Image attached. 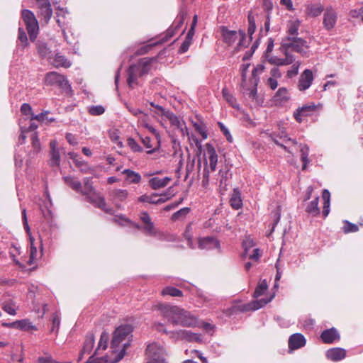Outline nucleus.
I'll return each mask as SVG.
<instances>
[{
    "label": "nucleus",
    "mask_w": 363,
    "mask_h": 363,
    "mask_svg": "<svg viewBox=\"0 0 363 363\" xmlns=\"http://www.w3.org/2000/svg\"><path fill=\"white\" fill-rule=\"evenodd\" d=\"M64 181L67 185L76 192L81 193L82 195L85 196L86 200L88 202L102 209L106 213H112V209L107 208L104 198L94 188L91 178L86 177L84 179V189H82V183L73 177H65Z\"/></svg>",
    "instance_id": "1"
},
{
    "label": "nucleus",
    "mask_w": 363,
    "mask_h": 363,
    "mask_svg": "<svg viewBox=\"0 0 363 363\" xmlns=\"http://www.w3.org/2000/svg\"><path fill=\"white\" fill-rule=\"evenodd\" d=\"M161 315L170 324L194 328L199 325L196 316L177 306L161 304L158 306Z\"/></svg>",
    "instance_id": "2"
},
{
    "label": "nucleus",
    "mask_w": 363,
    "mask_h": 363,
    "mask_svg": "<svg viewBox=\"0 0 363 363\" xmlns=\"http://www.w3.org/2000/svg\"><path fill=\"white\" fill-rule=\"evenodd\" d=\"M133 328L130 325H123L119 326L114 332L111 341V349L113 353L116 354L114 359L111 363H116L121 360L125 354V349L129 346V342L123 343L128 335L131 333Z\"/></svg>",
    "instance_id": "3"
},
{
    "label": "nucleus",
    "mask_w": 363,
    "mask_h": 363,
    "mask_svg": "<svg viewBox=\"0 0 363 363\" xmlns=\"http://www.w3.org/2000/svg\"><path fill=\"white\" fill-rule=\"evenodd\" d=\"M151 60L142 59L137 64L132 65L128 69L127 82L130 87H133L137 84L138 77H142L147 74L150 69Z\"/></svg>",
    "instance_id": "4"
},
{
    "label": "nucleus",
    "mask_w": 363,
    "mask_h": 363,
    "mask_svg": "<svg viewBox=\"0 0 363 363\" xmlns=\"http://www.w3.org/2000/svg\"><path fill=\"white\" fill-rule=\"evenodd\" d=\"M154 327L157 330L162 331L163 333L169 335V337L175 341L179 340L196 342H201L202 341L200 334L194 333L189 330H179L168 332L166 329L164 328V325L161 323H155Z\"/></svg>",
    "instance_id": "5"
},
{
    "label": "nucleus",
    "mask_w": 363,
    "mask_h": 363,
    "mask_svg": "<svg viewBox=\"0 0 363 363\" xmlns=\"http://www.w3.org/2000/svg\"><path fill=\"white\" fill-rule=\"evenodd\" d=\"M206 152L208 157L209 164L207 162H205L203 173V184L206 185L209 181L210 172H214L216 169L218 163V155L215 147L210 143L206 145Z\"/></svg>",
    "instance_id": "6"
},
{
    "label": "nucleus",
    "mask_w": 363,
    "mask_h": 363,
    "mask_svg": "<svg viewBox=\"0 0 363 363\" xmlns=\"http://www.w3.org/2000/svg\"><path fill=\"white\" fill-rule=\"evenodd\" d=\"M22 18L26 26L30 40L34 41L39 32L38 22L34 13L30 10H23Z\"/></svg>",
    "instance_id": "7"
},
{
    "label": "nucleus",
    "mask_w": 363,
    "mask_h": 363,
    "mask_svg": "<svg viewBox=\"0 0 363 363\" xmlns=\"http://www.w3.org/2000/svg\"><path fill=\"white\" fill-rule=\"evenodd\" d=\"M220 33L223 41L228 45H230L235 41L238 40V45L239 47L245 46V34L242 30H230L226 27L220 28Z\"/></svg>",
    "instance_id": "8"
},
{
    "label": "nucleus",
    "mask_w": 363,
    "mask_h": 363,
    "mask_svg": "<svg viewBox=\"0 0 363 363\" xmlns=\"http://www.w3.org/2000/svg\"><path fill=\"white\" fill-rule=\"evenodd\" d=\"M282 46L285 50H289L291 49L292 51L300 53L302 56L307 57L308 55L309 46L308 43L301 38H296L289 41H284Z\"/></svg>",
    "instance_id": "9"
},
{
    "label": "nucleus",
    "mask_w": 363,
    "mask_h": 363,
    "mask_svg": "<svg viewBox=\"0 0 363 363\" xmlns=\"http://www.w3.org/2000/svg\"><path fill=\"white\" fill-rule=\"evenodd\" d=\"M45 82L47 85H57L65 91L71 90V86L67 78L56 72L48 73L45 77Z\"/></svg>",
    "instance_id": "10"
},
{
    "label": "nucleus",
    "mask_w": 363,
    "mask_h": 363,
    "mask_svg": "<svg viewBox=\"0 0 363 363\" xmlns=\"http://www.w3.org/2000/svg\"><path fill=\"white\" fill-rule=\"evenodd\" d=\"M37 14L42 24L47 25L52 16V9L49 0H35Z\"/></svg>",
    "instance_id": "11"
},
{
    "label": "nucleus",
    "mask_w": 363,
    "mask_h": 363,
    "mask_svg": "<svg viewBox=\"0 0 363 363\" xmlns=\"http://www.w3.org/2000/svg\"><path fill=\"white\" fill-rule=\"evenodd\" d=\"M146 353L152 359L147 363H166L162 357L164 354V349L159 345L150 344L147 347Z\"/></svg>",
    "instance_id": "12"
},
{
    "label": "nucleus",
    "mask_w": 363,
    "mask_h": 363,
    "mask_svg": "<svg viewBox=\"0 0 363 363\" xmlns=\"http://www.w3.org/2000/svg\"><path fill=\"white\" fill-rule=\"evenodd\" d=\"M337 19V14L332 7H327L323 13V25L327 30H331L335 26Z\"/></svg>",
    "instance_id": "13"
},
{
    "label": "nucleus",
    "mask_w": 363,
    "mask_h": 363,
    "mask_svg": "<svg viewBox=\"0 0 363 363\" xmlns=\"http://www.w3.org/2000/svg\"><path fill=\"white\" fill-rule=\"evenodd\" d=\"M314 76L313 72L309 69H306L300 75L297 87L301 91L308 89L313 84Z\"/></svg>",
    "instance_id": "14"
},
{
    "label": "nucleus",
    "mask_w": 363,
    "mask_h": 363,
    "mask_svg": "<svg viewBox=\"0 0 363 363\" xmlns=\"http://www.w3.org/2000/svg\"><path fill=\"white\" fill-rule=\"evenodd\" d=\"M140 219L144 224L143 226V230L145 234L150 236H156L157 234V230L155 228L153 222H152L150 216L146 211L140 213Z\"/></svg>",
    "instance_id": "15"
},
{
    "label": "nucleus",
    "mask_w": 363,
    "mask_h": 363,
    "mask_svg": "<svg viewBox=\"0 0 363 363\" xmlns=\"http://www.w3.org/2000/svg\"><path fill=\"white\" fill-rule=\"evenodd\" d=\"M318 106L315 105L314 103H311L299 107L294 113L296 121L298 123H301L302 117L308 116L311 113L315 111Z\"/></svg>",
    "instance_id": "16"
},
{
    "label": "nucleus",
    "mask_w": 363,
    "mask_h": 363,
    "mask_svg": "<svg viewBox=\"0 0 363 363\" xmlns=\"http://www.w3.org/2000/svg\"><path fill=\"white\" fill-rule=\"evenodd\" d=\"M267 60L272 65L284 66L292 64L295 61V58L291 54L289 53L288 50H285L284 58H279L272 55L270 57L267 56Z\"/></svg>",
    "instance_id": "17"
},
{
    "label": "nucleus",
    "mask_w": 363,
    "mask_h": 363,
    "mask_svg": "<svg viewBox=\"0 0 363 363\" xmlns=\"http://www.w3.org/2000/svg\"><path fill=\"white\" fill-rule=\"evenodd\" d=\"M306 340L301 333H294L289 338V348L291 350H298L305 346Z\"/></svg>",
    "instance_id": "18"
},
{
    "label": "nucleus",
    "mask_w": 363,
    "mask_h": 363,
    "mask_svg": "<svg viewBox=\"0 0 363 363\" xmlns=\"http://www.w3.org/2000/svg\"><path fill=\"white\" fill-rule=\"evenodd\" d=\"M199 247L203 250H212L219 248L220 242L213 237H205L199 240Z\"/></svg>",
    "instance_id": "19"
},
{
    "label": "nucleus",
    "mask_w": 363,
    "mask_h": 363,
    "mask_svg": "<svg viewBox=\"0 0 363 363\" xmlns=\"http://www.w3.org/2000/svg\"><path fill=\"white\" fill-rule=\"evenodd\" d=\"M142 143L148 149L147 154H152L157 150L160 147V136L156 137V140L153 141L150 137H141Z\"/></svg>",
    "instance_id": "20"
},
{
    "label": "nucleus",
    "mask_w": 363,
    "mask_h": 363,
    "mask_svg": "<svg viewBox=\"0 0 363 363\" xmlns=\"http://www.w3.org/2000/svg\"><path fill=\"white\" fill-rule=\"evenodd\" d=\"M57 143L55 140H52L50 143V164L51 167H59L60 164V152L57 148Z\"/></svg>",
    "instance_id": "21"
},
{
    "label": "nucleus",
    "mask_w": 363,
    "mask_h": 363,
    "mask_svg": "<svg viewBox=\"0 0 363 363\" xmlns=\"http://www.w3.org/2000/svg\"><path fill=\"white\" fill-rule=\"evenodd\" d=\"M150 117L147 114L142 113L138 118V125H140L153 133L155 137H159V133L150 124Z\"/></svg>",
    "instance_id": "22"
},
{
    "label": "nucleus",
    "mask_w": 363,
    "mask_h": 363,
    "mask_svg": "<svg viewBox=\"0 0 363 363\" xmlns=\"http://www.w3.org/2000/svg\"><path fill=\"white\" fill-rule=\"evenodd\" d=\"M346 356V351L344 349L335 347L328 350L326 352L328 359L337 362L343 359Z\"/></svg>",
    "instance_id": "23"
},
{
    "label": "nucleus",
    "mask_w": 363,
    "mask_h": 363,
    "mask_svg": "<svg viewBox=\"0 0 363 363\" xmlns=\"http://www.w3.org/2000/svg\"><path fill=\"white\" fill-rule=\"evenodd\" d=\"M320 337L325 343H333L340 339L339 333L334 328L324 330Z\"/></svg>",
    "instance_id": "24"
},
{
    "label": "nucleus",
    "mask_w": 363,
    "mask_h": 363,
    "mask_svg": "<svg viewBox=\"0 0 363 363\" xmlns=\"http://www.w3.org/2000/svg\"><path fill=\"white\" fill-rule=\"evenodd\" d=\"M301 24V21L298 19L291 21L287 24V40H291L297 38L298 30Z\"/></svg>",
    "instance_id": "25"
},
{
    "label": "nucleus",
    "mask_w": 363,
    "mask_h": 363,
    "mask_svg": "<svg viewBox=\"0 0 363 363\" xmlns=\"http://www.w3.org/2000/svg\"><path fill=\"white\" fill-rule=\"evenodd\" d=\"M170 181L171 178L169 177L163 178L153 177L149 180V184L152 189L156 190L165 187Z\"/></svg>",
    "instance_id": "26"
},
{
    "label": "nucleus",
    "mask_w": 363,
    "mask_h": 363,
    "mask_svg": "<svg viewBox=\"0 0 363 363\" xmlns=\"http://www.w3.org/2000/svg\"><path fill=\"white\" fill-rule=\"evenodd\" d=\"M325 11L320 4H308L306 6V13L311 17H317Z\"/></svg>",
    "instance_id": "27"
},
{
    "label": "nucleus",
    "mask_w": 363,
    "mask_h": 363,
    "mask_svg": "<svg viewBox=\"0 0 363 363\" xmlns=\"http://www.w3.org/2000/svg\"><path fill=\"white\" fill-rule=\"evenodd\" d=\"M230 203L233 209L238 210L242 207V201L241 199V193L238 188L233 189Z\"/></svg>",
    "instance_id": "28"
},
{
    "label": "nucleus",
    "mask_w": 363,
    "mask_h": 363,
    "mask_svg": "<svg viewBox=\"0 0 363 363\" xmlns=\"http://www.w3.org/2000/svg\"><path fill=\"white\" fill-rule=\"evenodd\" d=\"M70 158L73 160L75 165L79 168L80 171L83 173H89L90 172V167L88 164L84 161L82 160L79 156L74 152H71L69 154Z\"/></svg>",
    "instance_id": "29"
},
{
    "label": "nucleus",
    "mask_w": 363,
    "mask_h": 363,
    "mask_svg": "<svg viewBox=\"0 0 363 363\" xmlns=\"http://www.w3.org/2000/svg\"><path fill=\"white\" fill-rule=\"evenodd\" d=\"M123 174L126 175L125 179L130 184H138L141 181V176L139 173L135 172L129 169H125L122 172Z\"/></svg>",
    "instance_id": "30"
},
{
    "label": "nucleus",
    "mask_w": 363,
    "mask_h": 363,
    "mask_svg": "<svg viewBox=\"0 0 363 363\" xmlns=\"http://www.w3.org/2000/svg\"><path fill=\"white\" fill-rule=\"evenodd\" d=\"M318 196L315 197L313 201H310L306 207V211L313 216L319 215L320 208L318 207Z\"/></svg>",
    "instance_id": "31"
},
{
    "label": "nucleus",
    "mask_w": 363,
    "mask_h": 363,
    "mask_svg": "<svg viewBox=\"0 0 363 363\" xmlns=\"http://www.w3.org/2000/svg\"><path fill=\"white\" fill-rule=\"evenodd\" d=\"M111 197L115 202L123 201L128 196V192L125 189H114L110 193Z\"/></svg>",
    "instance_id": "32"
},
{
    "label": "nucleus",
    "mask_w": 363,
    "mask_h": 363,
    "mask_svg": "<svg viewBox=\"0 0 363 363\" xmlns=\"http://www.w3.org/2000/svg\"><path fill=\"white\" fill-rule=\"evenodd\" d=\"M38 53L42 58L51 59L52 53L47 45L43 42H38L37 44Z\"/></svg>",
    "instance_id": "33"
},
{
    "label": "nucleus",
    "mask_w": 363,
    "mask_h": 363,
    "mask_svg": "<svg viewBox=\"0 0 363 363\" xmlns=\"http://www.w3.org/2000/svg\"><path fill=\"white\" fill-rule=\"evenodd\" d=\"M271 299L272 298L267 300L264 298H262L259 300L252 301L245 306V309L252 311L258 310L264 307L266 304H267L271 301Z\"/></svg>",
    "instance_id": "34"
},
{
    "label": "nucleus",
    "mask_w": 363,
    "mask_h": 363,
    "mask_svg": "<svg viewBox=\"0 0 363 363\" xmlns=\"http://www.w3.org/2000/svg\"><path fill=\"white\" fill-rule=\"evenodd\" d=\"M13 325H17V328L26 331L36 330V326L32 325V323L28 320H17L12 323Z\"/></svg>",
    "instance_id": "35"
},
{
    "label": "nucleus",
    "mask_w": 363,
    "mask_h": 363,
    "mask_svg": "<svg viewBox=\"0 0 363 363\" xmlns=\"http://www.w3.org/2000/svg\"><path fill=\"white\" fill-rule=\"evenodd\" d=\"M52 63L55 67H63L68 68L71 66L70 62H69L64 55H62L60 53H57L55 55Z\"/></svg>",
    "instance_id": "36"
},
{
    "label": "nucleus",
    "mask_w": 363,
    "mask_h": 363,
    "mask_svg": "<svg viewBox=\"0 0 363 363\" xmlns=\"http://www.w3.org/2000/svg\"><path fill=\"white\" fill-rule=\"evenodd\" d=\"M164 117L169 120L170 124L175 128L182 127L183 120L179 118L177 116H176L173 112L169 111L166 113Z\"/></svg>",
    "instance_id": "37"
},
{
    "label": "nucleus",
    "mask_w": 363,
    "mask_h": 363,
    "mask_svg": "<svg viewBox=\"0 0 363 363\" xmlns=\"http://www.w3.org/2000/svg\"><path fill=\"white\" fill-rule=\"evenodd\" d=\"M222 94L225 101L233 108H239V105L237 103L235 98L233 95L229 91V90L224 87L222 89Z\"/></svg>",
    "instance_id": "38"
},
{
    "label": "nucleus",
    "mask_w": 363,
    "mask_h": 363,
    "mask_svg": "<svg viewBox=\"0 0 363 363\" xmlns=\"http://www.w3.org/2000/svg\"><path fill=\"white\" fill-rule=\"evenodd\" d=\"M94 345V337L93 334L86 335L84 347L82 349L83 353H90Z\"/></svg>",
    "instance_id": "39"
},
{
    "label": "nucleus",
    "mask_w": 363,
    "mask_h": 363,
    "mask_svg": "<svg viewBox=\"0 0 363 363\" xmlns=\"http://www.w3.org/2000/svg\"><path fill=\"white\" fill-rule=\"evenodd\" d=\"M3 310L9 315H15L16 314V309L18 306L13 301H6L2 306Z\"/></svg>",
    "instance_id": "40"
},
{
    "label": "nucleus",
    "mask_w": 363,
    "mask_h": 363,
    "mask_svg": "<svg viewBox=\"0 0 363 363\" xmlns=\"http://www.w3.org/2000/svg\"><path fill=\"white\" fill-rule=\"evenodd\" d=\"M162 294L163 296L169 295L174 297H182L183 296V293L181 290L172 286L165 287L162 291Z\"/></svg>",
    "instance_id": "41"
},
{
    "label": "nucleus",
    "mask_w": 363,
    "mask_h": 363,
    "mask_svg": "<svg viewBox=\"0 0 363 363\" xmlns=\"http://www.w3.org/2000/svg\"><path fill=\"white\" fill-rule=\"evenodd\" d=\"M309 154V147L306 145H301V158L302 162H303V169H306L307 164L309 162L308 156Z\"/></svg>",
    "instance_id": "42"
},
{
    "label": "nucleus",
    "mask_w": 363,
    "mask_h": 363,
    "mask_svg": "<svg viewBox=\"0 0 363 363\" xmlns=\"http://www.w3.org/2000/svg\"><path fill=\"white\" fill-rule=\"evenodd\" d=\"M267 288L268 285L267 281L265 279L261 281L255 289V291L254 292V296L257 298L263 295L264 292L267 291Z\"/></svg>",
    "instance_id": "43"
},
{
    "label": "nucleus",
    "mask_w": 363,
    "mask_h": 363,
    "mask_svg": "<svg viewBox=\"0 0 363 363\" xmlns=\"http://www.w3.org/2000/svg\"><path fill=\"white\" fill-rule=\"evenodd\" d=\"M21 254L20 248L16 247L14 245H12L9 250V255L11 258L13 259L15 264L22 267L23 265L20 263V262L17 259V256Z\"/></svg>",
    "instance_id": "44"
},
{
    "label": "nucleus",
    "mask_w": 363,
    "mask_h": 363,
    "mask_svg": "<svg viewBox=\"0 0 363 363\" xmlns=\"http://www.w3.org/2000/svg\"><path fill=\"white\" fill-rule=\"evenodd\" d=\"M193 126L194 127L195 130L199 133V134L202 136L203 139H206L208 137L207 130L205 125L202 123H197L194 122Z\"/></svg>",
    "instance_id": "45"
},
{
    "label": "nucleus",
    "mask_w": 363,
    "mask_h": 363,
    "mask_svg": "<svg viewBox=\"0 0 363 363\" xmlns=\"http://www.w3.org/2000/svg\"><path fill=\"white\" fill-rule=\"evenodd\" d=\"M248 29H247V33H248V35L250 36V38L252 39V35H253V33H255V30H256V25H255V16L252 15V13L251 12L249 13L248 14Z\"/></svg>",
    "instance_id": "46"
},
{
    "label": "nucleus",
    "mask_w": 363,
    "mask_h": 363,
    "mask_svg": "<svg viewBox=\"0 0 363 363\" xmlns=\"http://www.w3.org/2000/svg\"><path fill=\"white\" fill-rule=\"evenodd\" d=\"M34 239L32 236H30V258L28 262V264H32L37 257V248L34 246Z\"/></svg>",
    "instance_id": "47"
},
{
    "label": "nucleus",
    "mask_w": 363,
    "mask_h": 363,
    "mask_svg": "<svg viewBox=\"0 0 363 363\" xmlns=\"http://www.w3.org/2000/svg\"><path fill=\"white\" fill-rule=\"evenodd\" d=\"M157 196V194H152L150 195L144 194L138 198V201L155 204V198Z\"/></svg>",
    "instance_id": "48"
},
{
    "label": "nucleus",
    "mask_w": 363,
    "mask_h": 363,
    "mask_svg": "<svg viewBox=\"0 0 363 363\" xmlns=\"http://www.w3.org/2000/svg\"><path fill=\"white\" fill-rule=\"evenodd\" d=\"M359 230L358 226L356 224L352 223L347 220L344 221V226L342 230L345 233H355Z\"/></svg>",
    "instance_id": "49"
},
{
    "label": "nucleus",
    "mask_w": 363,
    "mask_h": 363,
    "mask_svg": "<svg viewBox=\"0 0 363 363\" xmlns=\"http://www.w3.org/2000/svg\"><path fill=\"white\" fill-rule=\"evenodd\" d=\"M107 342H108V337L105 333H103L101 335V338L99 342L98 347H97L94 354L98 353L99 351L101 350H104L107 347Z\"/></svg>",
    "instance_id": "50"
},
{
    "label": "nucleus",
    "mask_w": 363,
    "mask_h": 363,
    "mask_svg": "<svg viewBox=\"0 0 363 363\" xmlns=\"http://www.w3.org/2000/svg\"><path fill=\"white\" fill-rule=\"evenodd\" d=\"M219 176V183H220V187L223 188L224 190L226 189L227 186V176H228V171H223L220 169L218 172Z\"/></svg>",
    "instance_id": "51"
},
{
    "label": "nucleus",
    "mask_w": 363,
    "mask_h": 363,
    "mask_svg": "<svg viewBox=\"0 0 363 363\" xmlns=\"http://www.w3.org/2000/svg\"><path fill=\"white\" fill-rule=\"evenodd\" d=\"M171 189H172L171 187L169 188L167 192H165L164 194L160 195V198H159V199H156L155 198V204L163 203L166 201L169 200L172 196V195H173L170 192Z\"/></svg>",
    "instance_id": "52"
},
{
    "label": "nucleus",
    "mask_w": 363,
    "mask_h": 363,
    "mask_svg": "<svg viewBox=\"0 0 363 363\" xmlns=\"http://www.w3.org/2000/svg\"><path fill=\"white\" fill-rule=\"evenodd\" d=\"M218 125L220 128L221 132L225 136L227 140L229 143H232L233 140V138L230 131L228 130V129L225 127V125L221 122H218Z\"/></svg>",
    "instance_id": "53"
},
{
    "label": "nucleus",
    "mask_w": 363,
    "mask_h": 363,
    "mask_svg": "<svg viewBox=\"0 0 363 363\" xmlns=\"http://www.w3.org/2000/svg\"><path fill=\"white\" fill-rule=\"evenodd\" d=\"M301 65V62L299 61L296 62L293 64L291 69L288 70L287 77L291 78L298 73L299 67Z\"/></svg>",
    "instance_id": "54"
},
{
    "label": "nucleus",
    "mask_w": 363,
    "mask_h": 363,
    "mask_svg": "<svg viewBox=\"0 0 363 363\" xmlns=\"http://www.w3.org/2000/svg\"><path fill=\"white\" fill-rule=\"evenodd\" d=\"M32 146L36 152L40 150V144L36 132L31 134Z\"/></svg>",
    "instance_id": "55"
},
{
    "label": "nucleus",
    "mask_w": 363,
    "mask_h": 363,
    "mask_svg": "<svg viewBox=\"0 0 363 363\" xmlns=\"http://www.w3.org/2000/svg\"><path fill=\"white\" fill-rule=\"evenodd\" d=\"M105 109L102 106H92L89 108V112L92 116H99L104 113Z\"/></svg>",
    "instance_id": "56"
},
{
    "label": "nucleus",
    "mask_w": 363,
    "mask_h": 363,
    "mask_svg": "<svg viewBox=\"0 0 363 363\" xmlns=\"http://www.w3.org/2000/svg\"><path fill=\"white\" fill-rule=\"evenodd\" d=\"M52 322V327L51 329V332L52 333L55 332L56 333H57L59 327L60 325V317L57 315V313L53 314Z\"/></svg>",
    "instance_id": "57"
},
{
    "label": "nucleus",
    "mask_w": 363,
    "mask_h": 363,
    "mask_svg": "<svg viewBox=\"0 0 363 363\" xmlns=\"http://www.w3.org/2000/svg\"><path fill=\"white\" fill-rule=\"evenodd\" d=\"M128 145L130 147V148L134 152H142L143 151V148L139 145V144L133 138L128 139Z\"/></svg>",
    "instance_id": "58"
},
{
    "label": "nucleus",
    "mask_w": 363,
    "mask_h": 363,
    "mask_svg": "<svg viewBox=\"0 0 363 363\" xmlns=\"http://www.w3.org/2000/svg\"><path fill=\"white\" fill-rule=\"evenodd\" d=\"M38 363H72V362H59L55 360L50 355L40 357L38 359Z\"/></svg>",
    "instance_id": "59"
},
{
    "label": "nucleus",
    "mask_w": 363,
    "mask_h": 363,
    "mask_svg": "<svg viewBox=\"0 0 363 363\" xmlns=\"http://www.w3.org/2000/svg\"><path fill=\"white\" fill-rule=\"evenodd\" d=\"M22 220H23V223L24 229L26 231V233L29 235V237H30V227H29V225H28V218H27L26 209V208H23L22 210Z\"/></svg>",
    "instance_id": "60"
},
{
    "label": "nucleus",
    "mask_w": 363,
    "mask_h": 363,
    "mask_svg": "<svg viewBox=\"0 0 363 363\" xmlns=\"http://www.w3.org/2000/svg\"><path fill=\"white\" fill-rule=\"evenodd\" d=\"M276 96L279 97L281 101L288 99V91L286 88H279L276 94Z\"/></svg>",
    "instance_id": "61"
},
{
    "label": "nucleus",
    "mask_w": 363,
    "mask_h": 363,
    "mask_svg": "<svg viewBox=\"0 0 363 363\" xmlns=\"http://www.w3.org/2000/svg\"><path fill=\"white\" fill-rule=\"evenodd\" d=\"M18 38L23 44L24 46L28 45V38L26 32L22 28H18Z\"/></svg>",
    "instance_id": "62"
},
{
    "label": "nucleus",
    "mask_w": 363,
    "mask_h": 363,
    "mask_svg": "<svg viewBox=\"0 0 363 363\" xmlns=\"http://www.w3.org/2000/svg\"><path fill=\"white\" fill-rule=\"evenodd\" d=\"M21 111L23 115L30 116V117L32 116V114H33V113L32 112L31 106H30V104L26 103L22 104L21 107Z\"/></svg>",
    "instance_id": "63"
},
{
    "label": "nucleus",
    "mask_w": 363,
    "mask_h": 363,
    "mask_svg": "<svg viewBox=\"0 0 363 363\" xmlns=\"http://www.w3.org/2000/svg\"><path fill=\"white\" fill-rule=\"evenodd\" d=\"M150 106L156 108L155 113L159 116H164L166 115V113L169 111L164 109L162 106L157 105L153 102H150Z\"/></svg>",
    "instance_id": "64"
}]
</instances>
